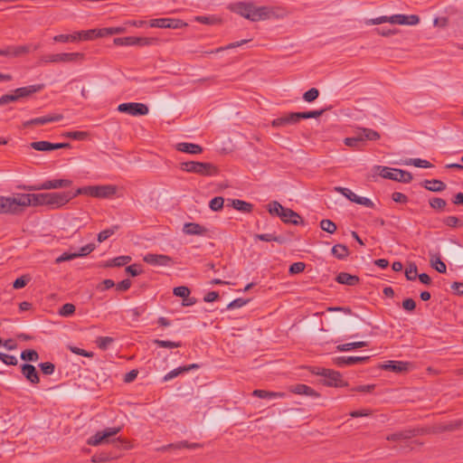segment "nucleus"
I'll use <instances>...</instances> for the list:
<instances>
[{"label":"nucleus","instance_id":"32","mask_svg":"<svg viewBox=\"0 0 463 463\" xmlns=\"http://www.w3.org/2000/svg\"><path fill=\"white\" fill-rule=\"evenodd\" d=\"M332 254L338 260H345L349 255L348 248L344 244H335L332 248Z\"/></svg>","mask_w":463,"mask_h":463},{"label":"nucleus","instance_id":"9","mask_svg":"<svg viewBox=\"0 0 463 463\" xmlns=\"http://www.w3.org/2000/svg\"><path fill=\"white\" fill-rule=\"evenodd\" d=\"M72 200L71 192L46 193V206L52 209H58Z\"/></svg>","mask_w":463,"mask_h":463},{"label":"nucleus","instance_id":"18","mask_svg":"<svg viewBox=\"0 0 463 463\" xmlns=\"http://www.w3.org/2000/svg\"><path fill=\"white\" fill-rule=\"evenodd\" d=\"M183 232L187 235L205 236L208 233V229L196 222H186Z\"/></svg>","mask_w":463,"mask_h":463},{"label":"nucleus","instance_id":"60","mask_svg":"<svg viewBox=\"0 0 463 463\" xmlns=\"http://www.w3.org/2000/svg\"><path fill=\"white\" fill-rule=\"evenodd\" d=\"M31 147L37 151H50L51 142L49 141H36L31 143Z\"/></svg>","mask_w":463,"mask_h":463},{"label":"nucleus","instance_id":"17","mask_svg":"<svg viewBox=\"0 0 463 463\" xmlns=\"http://www.w3.org/2000/svg\"><path fill=\"white\" fill-rule=\"evenodd\" d=\"M21 373L32 384H37L40 382L39 373L36 368L30 364L21 365Z\"/></svg>","mask_w":463,"mask_h":463},{"label":"nucleus","instance_id":"8","mask_svg":"<svg viewBox=\"0 0 463 463\" xmlns=\"http://www.w3.org/2000/svg\"><path fill=\"white\" fill-rule=\"evenodd\" d=\"M72 184V181L69 179H53L44 181L40 184L33 185H23L21 188L33 192V191H40V190H51V189H59L62 187H70Z\"/></svg>","mask_w":463,"mask_h":463},{"label":"nucleus","instance_id":"53","mask_svg":"<svg viewBox=\"0 0 463 463\" xmlns=\"http://www.w3.org/2000/svg\"><path fill=\"white\" fill-rule=\"evenodd\" d=\"M75 306L71 303H66L59 309L58 314L61 317H70L75 312Z\"/></svg>","mask_w":463,"mask_h":463},{"label":"nucleus","instance_id":"40","mask_svg":"<svg viewBox=\"0 0 463 463\" xmlns=\"http://www.w3.org/2000/svg\"><path fill=\"white\" fill-rule=\"evenodd\" d=\"M118 225H114L109 229H106L104 231H101L99 234H98V241L99 242H103L104 241L108 240L110 236H112L118 230Z\"/></svg>","mask_w":463,"mask_h":463},{"label":"nucleus","instance_id":"5","mask_svg":"<svg viewBox=\"0 0 463 463\" xmlns=\"http://www.w3.org/2000/svg\"><path fill=\"white\" fill-rule=\"evenodd\" d=\"M379 175L385 179L394 180L404 184H409L412 181V175L405 170L391 168L388 166H375Z\"/></svg>","mask_w":463,"mask_h":463},{"label":"nucleus","instance_id":"64","mask_svg":"<svg viewBox=\"0 0 463 463\" xmlns=\"http://www.w3.org/2000/svg\"><path fill=\"white\" fill-rule=\"evenodd\" d=\"M112 342L113 338L109 336H99L96 340L98 346L102 350H106Z\"/></svg>","mask_w":463,"mask_h":463},{"label":"nucleus","instance_id":"27","mask_svg":"<svg viewBox=\"0 0 463 463\" xmlns=\"http://www.w3.org/2000/svg\"><path fill=\"white\" fill-rule=\"evenodd\" d=\"M201 447H202V444H200V443H189L188 441H180V442H177L175 444H168L166 446H163L162 448L158 449V450L165 451L170 448L176 449H198Z\"/></svg>","mask_w":463,"mask_h":463},{"label":"nucleus","instance_id":"54","mask_svg":"<svg viewBox=\"0 0 463 463\" xmlns=\"http://www.w3.org/2000/svg\"><path fill=\"white\" fill-rule=\"evenodd\" d=\"M224 199L221 196H216L213 198L209 203V207L211 210L217 212L222 209Z\"/></svg>","mask_w":463,"mask_h":463},{"label":"nucleus","instance_id":"47","mask_svg":"<svg viewBox=\"0 0 463 463\" xmlns=\"http://www.w3.org/2000/svg\"><path fill=\"white\" fill-rule=\"evenodd\" d=\"M77 33L75 32L72 34H58L53 37V41L56 43H69V42H77Z\"/></svg>","mask_w":463,"mask_h":463},{"label":"nucleus","instance_id":"1","mask_svg":"<svg viewBox=\"0 0 463 463\" xmlns=\"http://www.w3.org/2000/svg\"><path fill=\"white\" fill-rule=\"evenodd\" d=\"M228 8L232 12L238 14L241 16L252 22L283 16V11L279 7L255 6L252 2L232 3L229 5Z\"/></svg>","mask_w":463,"mask_h":463},{"label":"nucleus","instance_id":"15","mask_svg":"<svg viewBox=\"0 0 463 463\" xmlns=\"http://www.w3.org/2000/svg\"><path fill=\"white\" fill-rule=\"evenodd\" d=\"M144 261L154 266H168L172 262L171 257L163 254H146Z\"/></svg>","mask_w":463,"mask_h":463},{"label":"nucleus","instance_id":"35","mask_svg":"<svg viewBox=\"0 0 463 463\" xmlns=\"http://www.w3.org/2000/svg\"><path fill=\"white\" fill-rule=\"evenodd\" d=\"M364 346H368L367 342H364V341L353 342V343L338 345L336 346V350L339 352H347V351H351L353 349L361 348V347H364Z\"/></svg>","mask_w":463,"mask_h":463},{"label":"nucleus","instance_id":"50","mask_svg":"<svg viewBox=\"0 0 463 463\" xmlns=\"http://www.w3.org/2000/svg\"><path fill=\"white\" fill-rule=\"evenodd\" d=\"M63 136L75 140H84L89 137V133L85 131H69L64 133Z\"/></svg>","mask_w":463,"mask_h":463},{"label":"nucleus","instance_id":"2","mask_svg":"<svg viewBox=\"0 0 463 463\" xmlns=\"http://www.w3.org/2000/svg\"><path fill=\"white\" fill-rule=\"evenodd\" d=\"M24 212V200L22 194H16L14 196H0V213L3 214H21Z\"/></svg>","mask_w":463,"mask_h":463},{"label":"nucleus","instance_id":"34","mask_svg":"<svg viewBox=\"0 0 463 463\" xmlns=\"http://www.w3.org/2000/svg\"><path fill=\"white\" fill-rule=\"evenodd\" d=\"M127 29L123 26H117V27H107V28H101L99 29L98 33L99 34V37H105L109 35L113 34H119L126 33Z\"/></svg>","mask_w":463,"mask_h":463},{"label":"nucleus","instance_id":"28","mask_svg":"<svg viewBox=\"0 0 463 463\" xmlns=\"http://www.w3.org/2000/svg\"><path fill=\"white\" fill-rule=\"evenodd\" d=\"M423 186L431 192H441L446 189V184L442 181L437 179L425 180L423 182Z\"/></svg>","mask_w":463,"mask_h":463},{"label":"nucleus","instance_id":"49","mask_svg":"<svg viewBox=\"0 0 463 463\" xmlns=\"http://www.w3.org/2000/svg\"><path fill=\"white\" fill-rule=\"evenodd\" d=\"M420 23V17L417 14H402V25H416Z\"/></svg>","mask_w":463,"mask_h":463},{"label":"nucleus","instance_id":"42","mask_svg":"<svg viewBox=\"0 0 463 463\" xmlns=\"http://www.w3.org/2000/svg\"><path fill=\"white\" fill-rule=\"evenodd\" d=\"M320 228L330 234L335 232L337 227L336 224L329 219H324L320 222Z\"/></svg>","mask_w":463,"mask_h":463},{"label":"nucleus","instance_id":"44","mask_svg":"<svg viewBox=\"0 0 463 463\" xmlns=\"http://www.w3.org/2000/svg\"><path fill=\"white\" fill-rule=\"evenodd\" d=\"M38 358V353L33 349H26L21 353V359L24 361L36 362Z\"/></svg>","mask_w":463,"mask_h":463},{"label":"nucleus","instance_id":"63","mask_svg":"<svg viewBox=\"0 0 463 463\" xmlns=\"http://www.w3.org/2000/svg\"><path fill=\"white\" fill-rule=\"evenodd\" d=\"M446 204V201L442 198L435 197L430 200V205L436 210H443Z\"/></svg>","mask_w":463,"mask_h":463},{"label":"nucleus","instance_id":"22","mask_svg":"<svg viewBox=\"0 0 463 463\" xmlns=\"http://www.w3.org/2000/svg\"><path fill=\"white\" fill-rule=\"evenodd\" d=\"M417 435V430H404L401 431H397L395 433H392L386 436V439L389 441H402L411 439Z\"/></svg>","mask_w":463,"mask_h":463},{"label":"nucleus","instance_id":"59","mask_svg":"<svg viewBox=\"0 0 463 463\" xmlns=\"http://www.w3.org/2000/svg\"><path fill=\"white\" fill-rule=\"evenodd\" d=\"M167 28L170 29H180L187 26V24L183 20L175 19V18H167Z\"/></svg>","mask_w":463,"mask_h":463},{"label":"nucleus","instance_id":"30","mask_svg":"<svg viewBox=\"0 0 463 463\" xmlns=\"http://www.w3.org/2000/svg\"><path fill=\"white\" fill-rule=\"evenodd\" d=\"M358 134L360 135V137H362L363 142L365 140L376 141L381 137L377 131L366 128H361Z\"/></svg>","mask_w":463,"mask_h":463},{"label":"nucleus","instance_id":"46","mask_svg":"<svg viewBox=\"0 0 463 463\" xmlns=\"http://www.w3.org/2000/svg\"><path fill=\"white\" fill-rule=\"evenodd\" d=\"M406 165H412L416 167H422V168H430L432 167V165L425 160L420 158H411L408 161L405 162Z\"/></svg>","mask_w":463,"mask_h":463},{"label":"nucleus","instance_id":"37","mask_svg":"<svg viewBox=\"0 0 463 463\" xmlns=\"http://www.w3.org/2000/svg\"><path fill=\"white\" fill-rule=\"evenodd\" d=\"M99 32V29H90V30H87V31H80V32H76L77 33V40L78 41H80V40H83V41H89V40H93L95 38H99V34L98 33Z\"/></svg>","mask_w":463,"mask_h":463},{"label":"nucleus","instance_id":"61","mask_svg":"<svg viewBox=\"0 0 463 463\" xmlns=\"http://www.w3.org/2000/svg\"><path fill=\"white\" fill-rule=\"evenodd\" d=\"M444 224L456 228L463 225V222L456 216H448L443 220Z\"/></svg>","mask_w":463,"mask_h":463},{"label":"nucleus","instance_id":"10","mask_svg":"<svg viewBox=\"0 0 463 463\" xmlns=\"http://www.w3.org/2000/svg\"><path fill=\"white\" fill-rule=\"evenodd\" d=\"M118 110L121 113H127L131 116H145L148 114V107L144 103L128 102L118 106Z\"/></svg>","mask_w":463,"mask_h":463},{"label":"nucleus","instance_id":"23","mask_svg":"<svg viewBox=\"0 0 463 463\" xmlns=\"http://www.w3.org/2000/svg\"><path fill=\"white\" fill-rule=\"evenodd\" d=\"M290 392L296 394L307 395L314 398H318L320 396V394L316 390L308 385L302 383L291 386Z\"/></svg>","mask_w":463,"mask_h":463},{"label":"nucleus","instance_id":"25","mask_svg":"<svg viewBox=\"0 0 463 463\" xmlns=\"http://www.w3.org/2000/svg\"><path fill=\"white\" fill-rule=\"evenodd\" d=\"M335 281L339 284L347 285V286H355L359 283L360 279L356 275H351L347 272H340L335 277Z\"/></svg>","mask_w":463,"mask_h":463},{"label":"nucleus","instance_id":"62","mask_svg":"<svg viewBox=\"0 0 463 463\" xmlns=\"http://www.w3.org/2000/svg\"><path fill=\"white\" fill-rule=\"evenodd\" d=\"M173 293L176 297L185 298L190 295L191 291L186 286H179L174 288Z\"/></svg>","mask_w":463,"mask_h":463},{"label":"nucleus","instance_id":"24","mask_svg":"<svg viewBox=\"0 0 463 463\" xmlns=\"http://www.w3.org/2000/svg\"><path fill=\"white\" fill-rule=\"evenodd\" d=\"M176 150L187 154L197 155L203 152V147L197 144L181 142L176 144Z\"/></svg>","mask_w":463,"mask_h":463},{"label":"nucleus","instance_id":"55","mask_svg":"<svg viewBox=\"0 0 463 463\" xmlns=\"http://www.w3.org/2000/svg\"><path fill=\"white\" fill-rule=\"evenodd\" d=\"M196 22L203 24H216L221 23V19L215 16H196L194 19Z\"/></svg>","mask_w":463,"mask_h":463},{"label":"nucleus","instance_id":"13","mask_svg":"<svg viewBox=\"0 0 463 463\" xmlns=\"http://www.w3.org/2000/svg\"><path fill=\"white\" fill-rule=\"evenodd\" d=\"M369 356H337L333 358V363L338 367L351 366L369 360Z\"/></svg>","mask_w":463,"mask_h":463},{"label":"nucleus","instance_id":"20","mask_svg":"<svg viewBox=\"0 0 463 463\" xmlns=\"http://www.w3.org/2000/svg\"><path fill=\"white\" fill-rule=\"evenodd\" d=\"M117 192V187L112 184L94 185L95 198H109Z\"/></svg>","mask_w":463,"mask_h":463},{"label":"nucleus","instance_id":"11","mask_svg":"<svg viewBox=\"0 0 463 463\" xmlns=\"http://www.w3.org/2000/svg\"><path fill=\"white\" fill-rule=\"evenodd\" d=\"M120 431V428H107L102 431L96 432L95 435L90 437L87 443L90 446H98L102 443L108 442V439L117 435Z\"/></svg>","mask_w":463,"mask_h":463},{"label":"nucleus","instance_id":"33","mask_svg":"<svg viewBox=\"0 0 463 463\" xmlns=\"http://www.w3.org/2000/svg\"><path fill=\"white\" fill-rule=\"evenodd\" d=\"M130 261V256H118L108 260L105 264V267H121L127 265Z\"/></svg>","mask_w":463,"mask_h":463},{"label":"nucleus","instance_id":"29","mask_svg":"<svg viewBox=\"0 0 463 463\" xmlns=\"http://www.w3.org/2000/svg\"><path fill=\"white\" fill-rule=\"evenodd\" d=\"M252 394L260 399H275V398L285 397L284 392H269V391H265V390H254Z\"/></svg>","mask_w":463,"mask_h":463},{"label":"nucleus","instance_id":"21","mask_svg":"<svg viewBox=\"0 0 463 463\" xmlns=\"http://www.w3.org/2000/svg\"><path fill=\"white\" fill-rule=\"evenodd\" d=\"M280 219L285 223H291L294 225L300 223L302 224L304 222L302 217L298 213L289 208H284L280 215Z\"/></svg>","mask_w":463,"mask_h":463},{"label":"nucleus","instance_id":"38","mask_svg":"<svg viewBox=\"0 0 463 463\" xmlns=\"http://www.w3.org/2000/svg\"><path fill=\"white\" fill-rule=\"evenodd\" d=\"M254 238L256 240L263 241H276L280 244L285 242V238L282 236H277L273 233H263V234H255Z\"/></svg>","mask_w":463,"mask_h":463},{"label":"nucleus","instance_id":"7","mask_svg":"<svg viewBox=\"0 0 463 463\" xmlns=\"http://www.w3.org/2000/svg\"><path fill=\"white\" fill-rule=\"evenodd\" d=\"M40 46V43L25 45H8L3 49H0V56H5L9 59L21 57L26 55L31 51L38 50Z\"/></svg>","mask_w":463,"mask_h":463},{"label":"nucleus","instance_id":"19","mask_svg":"<svg viewBox=\"0 0 463 463\" xmlns=\"http://www.w3.org/2000/svg\"><path fill=\"white\" fill-rule=\"evenodd\" d=\"M44 88V84H35L30 85L26 87H22L14 90L15 96L17 100L23 98H27L32 94L41 91Z\"/></svg>","mask_w":463,"mask_h":463},{"label":"nucleus","instance_id":"48","mask_svg":"<svg viewBox=\"0 0 463 463\" xmlns=\"http://www.w3.org/2000/svg\"><path fill=\"white\" fill-rule=\"evenodd\" d=\"M285 207H283L279 202L273 201L268 205V211L272 215H278L280 217L283 210Z\"/></svg>","mask_w":463,"mask_h":463},{"label":"nucleus","instance_id":"12","mask_svg":"<svg viewBox=\"0 0 463 463\" xmlns=\"http://www.w3.org/2000/svg\"><path fill=\"white\" fill-rule=\"evenodd\" d=\"M24 209L28 206L46 205V193L43 194H22Z\"/></svg>","mask_w":463,"mask_h":463},{"label":"nucleus","instance_id":"14","mask_svg":"<svg viewBox=\"0 0 463 463\" xmlns=\"http://www.w3.org/2000/svg\"><path fill=\"white\" fill-rule=\"evenodd\" d=\"M402 14H393L391 16L382 15L376 18L367 19L364 24L366 25H374V24H382L384 23H389L392 24H401L402 25Z\"/></svg>","mask_w":463,"mask_h":463},{"label":"nucleus","instance_id":"31","mask_svg":"<svg viewBox=\"0 0 463 463\" xmlns=\"http://www.w3.org/2000/svg\"><path fill=\"white\" fill-rule=\"evenodd\" d=\"M295 124L293 113L290 112L287 115L279 117L272 120L271 125L274 128L285 127L287 125Z\"/></svg>","mask_w":463,"mask_h":463},{"label":"nucleus","instance_id":"45","mask_svg":"<svg viewBox=\"0 0 463 463\" xmlns=\"http://www.w3.org/2000/svg\"><path fill=\"white\" fill-rule=\"evenodd\" d=\"M113 43L118 46L135 45V36L118 37L113 40Z\"/></svg>","mask_w":463,"mask_h":463},{"label":"nucleus","instance_id":"4","mask_svg":"<svg viewBox=\"0 0 463 463\" xmlns=\"http://www.w3.org/2000/svg\"><path fill=\"white\" fill-rule=\"evenodd\" d=\"M180 168L183 171L198 174L203 176H211L218 174L217 167L211 163L188 161L181 163Z\"/></svg>","mask_w":463,"mask_h":463},{"label":"nucleus","instance_id":"6","mask_svg":"<svg viewBox=\"0 0 463 463\" xmlns=\"http://www.w3.org/2000/svg\"><path fill=\"white\" fill-rule=\"evenodd\" d=\"M312 373L323 376L325 378L324 384L326 386L345 387L348 385V383L342 378L339 372L326 368H316L312 370Z\"/></svg>","mask_w":463,"mask_h":463},{"label":"nucleus","instance_id":"39","mask_svg":"<svg viewBox=\"0 0 463 463\" xmlns=\"http://www.w3.org/2000/svg\"><path fill=\"white\" fill-rule=\"evenodd\" d=\"M232 207L242 213H250L253 209V205L242 200L235 199L232 200Z\"/></svg>","mask_w":463,"mask_h":463},{"label":"nucleus","instance_id":"58","mask_svg":"<svg viewBox=\"0 0 463 463\" xmlns=\"http://www.w3.org/2000/svg\"><path fill=\"white\" fill-rule=\"evenodd\" d=\"M157 43L156 38L152 37H135V45L146 46L152 45Z\"/></svg>","mask_w":463,"mask_h":463},{"label":"nucleus","instance_id":"52","mask_svg":"<svg viewBox=\"0 0 463 463\" xmlns=\"http://www.w3.org/2000/svg\"><path fill=\"white\" fill-rule=\"evenodd\" d=\"M405 277L408 280H415L418 277V269L415 263H410L405 269Z\"/></svg>","mask_w":463,"mask_h":463},{"label":"nucleus","instance_id":"26","mask_svg":"<svg viewBox=\"0 0 463 463\" xmlns=\"http://www.w3.org/2000/svg\"><path fill=\"white\" fill-rule=\"evenodd\" d=\"M408 363L401 361H389L383 364L381 367L386 371H392L395 373H402L408 370Z\"/></svg>","mask_w":463,"mask_h":463},{"label":"nucleus","instance_id":"43","mask_svg":"<svg viewBox=\"0 0 463 463\" xmlns=\"http://www.w3.org/2000/svg\"><path fill=\"white\" fill-rule=\"evenodd\" d=\"M80 194L94 197V185H89V186H83V187L78 188L74 193H71L72 199Z\"/></svg>","mask_w":463,"mask_h":463},{"label":"nucleus","instance_id":"16","mask_svg":"<svg viewBox=\"0 0 463 463\" xmlns=\"http://www.w3.org/2000/svg\"><path fill=\"white\" fill-rule=\"evenodd\" d=\"M62 118H63V116L61 114L43 116V117L35 118L25 121L24 123V127L29 128L31 126L44 125V124L51 123V122L60 121Z\"/></svg>","mask_w":463,"mask_h":463},{"label":"nucleus","instance_id":"57","mask_svg":"<svg viewBox=\"0 0 463 463\" xmlns=\"http://www.w3.org/2000/svg\"><path fill=\"white\" fill-rule=\"evenodd\" d=\"M373 32L378 35H381L383 37H389V36L397 34L400 32V30L396 29V28H389V29L375 28L373 30Z\"/></svg>","mask_w":463,"mask_h":463},{"label":"nucleus","instance_id":"51","mask_svg":"<svg viewBox=\"0 0 463 463\" xmlns=\"http://www.w3.org/2000/svg\"><path fill=\"white\" fill-rule=\"evenodd\" d=\"M154 344L162 348H175L181 346V342L155 339Z\"/></svg>","mask_w":463,"mask_h":463},{"label":"nucleus","instance_id":"56","mask_svg":"<svg viewBox=\"0 0 463 463\" xmlns=\"http://www.w3.org/2000/svg\"><path fill=\"white\" fill-rule=\"evenodd\" d=\"M319 96V90L317 88H311L303 94V99L307 102H313Z\"/></svg>","mask_w":463,"mask_h":463},{"label":"nucleus","instance_id":"41","mask_svg":"<svg viewBox=\"0 0 463 463\" xmlns=\"http://www.w3.org/2000/svg\"><path fill=\"white\" fill-rule=\"evenodd\" d=\"M344 144L347 146L354 147L356 149H360L361 145L363 144L362 137L357 134L355 137H345L344 139Z\"/></svg>","mask_w":463,"mask_h":463},{"label":"nucleus","instance_id":"36","mask_svg":"<svg viewBox=\"0 0 463 463\" xmlns=\"http://www.w3.org/2000/svg\"><path fill=\"white\" fill-rule=\"evenodd\" d=\"M430 265L439 273H446L447 271L446 264L441 260L439 255H430Z\"/></svg>","mask_w":463,"mask_h":463},{"label":"nucleus","instance_id":"3","mask_svg":"<svg viewBox=\"0 0 463 463\" xmlns=\"http://www.w3.org/2000/svg\"><path fill=\"white\" fill-rule=\"evenodd\" d=\"M84 58L85 54L82 52L52 53L43 55L38 63L40 65L47 63H72L81 61Z\"/></svg>","mask_w":463,"mask_h":463}]
</instances>
